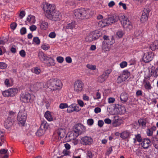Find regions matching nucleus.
I'll list each match as a JSON object with an SVG mask.
<instances>
[{"mask_svg": "<svg viewBox=\"0 0 158 158\" xmlns=\"http://www.w3.org/2000/svg\"><path fill=\"white\" fill-rule=\"evenodd\" d=\"M86 67L89 69L91 70H95L96 69V66L94 65L88 64L86 65Z\"/></svg>", "mask_w": 158, "mask_h": 158, "instance_id": "47", "label": "nucleus"}, {"mask_svg": "<svg viewBox=\"0 0 158 158\" xmlns=\"http://www.w3.org/2000/svg\"><path fill=\"white\" fill-rule=\"evenodd\" d=\"M127 62L126 61H124L122 62L121 63H120V65L122 68H123L125 67H126L127 65Z\"/></svg>", "mask_w": 158, "mask_h": 158, "instance_id": "53", "label": "nucleus"}, {"mask_svg": "<svg viewBox=\"0 0 158 158\" xmlns=\"http://www.w3.org/2000/svg\"><path fill=\"white\" fill-rule=\"evenodd\" d=\"M73 104H72L68 106V107L67 109V112L69 113H70L73 112Z\"/></svg>", "mask_w": 158, "mask_h": 158, "instance_id": "43", "label": "nucleus"}, {"mask_svg": "<svg viewBox=\"0 0 158 158\" xmlns=\"http://www.w3.org/2000/svg\"><path fill=\"white\" fill-rule=\"evenodd\" d=\"M127 78L124 75L121 74L118 77L117 79V82L118 83H120L123 81L126 80Z\"/></svg>", "mask_w": 158, "mask_h": 158, "instance_id": "28", "label": "nucleus"}, {"mask_svg": "<svg viewBox=\"0 0 158 158\" xmlns=\"http://www.w3.org/2000/svg\"><path fill=\"white\" fill-rule=\"evenodd\" d=\"M150 10L148 8L144 9L140 19V21L142 23H144L147 20Z\"/></svg>", "mask_w": 158, "mask_h": 158, "instance_id": "12", "label": "nucleus"}, {"mask_svg": "<svg viewBox=\"0 0 158 158\" xmlns=\"http://www.w3.org/2000/svg\"><path fill=\"white\" fill-rule=\"evenodd\" d=\"M98 25L101 27H103L105 26H108L106 19H103L99 21L98 22Z\"/></svg>", "mask_w": 158, "mask_h": 158, "instance_id": "26", "label": "nucleus"}, {"mask_svg": "<svg viewBox=\"0 0 158 158\" xmlns=\"http://www.w3.org/2000/svg\"><path fill=\"white\" fill-rule=\"evenodd\" d=\"M20 100L23 102L28 103L31 99V95L28 93L21 94L20 95Z\"/></svg>", "mask_w": 158, "mask_h": 158, "instance_id": "13", "label": "nucleus"}, {"mask_svg": "<svg viewBox=\"0 0 158 158\" xmlns=\"http://www.w3.org/2000/svg\"><path fill=\"white\" fill-rule=\"evenodd\" d=\"M84 84L83 82L80 80L76 81L74 84L73 89L76 92L79 93L83 90Z\"/></svg>", "mask_w": 158, "mask_h": 158, "instance_id": "8", "label": "nucleus"}, {"mask_svg": "<svg viewBox=\"0 0 158 158\" xmlns=\"http://www.w3.org/2000/svg\"><path fill=\"white\" fill-rule=\"evenodd\" d=\"M151 141L148 139H143L140 144V145L144 149L148 148L150 145Z\"/></svg>", "mask_w": 158, "mask_h": 158, "instance_id": "15", "label": "nucleus"}, {"mask_svg": "<svg viewBox=\"0 0 158 158\" xmlns=\"http://www.w3.org/2000/svg\"><path fill=\"white\" fill-rule=\"evenodd\" d=\"M135 138L136 139L137 141L139 142H140L142 141V139L140 134H138L136 135H135Z\"/></svg>", "mask_w": 158, "mask_h": 158, "instance_id": "52", "label": "nucleus"}, {"mask_svg": "<svg viewBox=\"0 0 158 158\" xmlns=\"http://www.w3.org/2000/svg\"><path fill=\"white\" fill-rule=\"evenodd\" d=\"M107 78V76L105 75L103 73L98 77V81L99 82L102 83L106 81Z\"/></svg>", "mask_w": 158, "mask_h": 158, "instance_id": "33", "label": "nucleus"}, {"mask_svg": "<svg viewBox=\"0 0 158 158\" xmlns=\"http://www.w3.org/2000/svg\"><path fill=\"white\" fill-rule=\"evenodd\" d=\"M38 57L40 60L42 61H47L48 59V57L43 52L40 51L38 53Z\"/></svg>", "mask_w": 158, "mask_h": 158, "instance_id": "20", "label": "nucleus"}, {"mask_svg": "<svg viewBox=\"0 0 158 158\" xmlns=\"http://www.w3.org/2000/svg\"><path fill=\"white\" fill-rule=\"evenodd\" d=\"M150 48L152 51L158 49V40H156L151 44L149 46Z\"/></svg>", "mask_w": 158, "mask_h": 158, "instance_id": "24", "label": "nucleus"}, {"mask_svg": "<svg viewBox=\"0 0 158 158\" xmlns=\"http://www.w3.org/2000/svg\"><path fill=\"white\" fill-rule=\"evenodd\" d=\"M44 116L48 121H51L53 120V118L50 111H48L45 112Z\"/></svg>", "mask_w": 158, "mask_h": 158, "instance_id": "29", "label": "nucleus"}, {"mask_svg": "<svg viewBox=\"0 0 158 158\" xmlns=\"http://www.w3.org/2000/svg\"><path fill=\"white\" fill-rule=\"evenodd\" d=\"M144 87L147 90L151 89L152 88L150 82L148 81H147L145 82Z\"/></svg>", "mask_w": 158, "mask_h": 158, "instance_id": "44", "label": "nucleus"}, {"mask_svg": "<svg viewBox=\"0 0 158 158\" xmlns=\"http://www.w3.org/2000/svg\"><path fill=\"white\" fill-rule=\"evenodd\" d=\"M130 136V132L127 131H123L120 134V137L123 139L128 138Z\"/></svg>", "mask_w": 158, "mask_h": 158, "instance_id": "23", "label": "nucleus"}, {"mask_svg": "<svg viewBox=\"0 0 158 158\" xmlns=\"http://www.w3.org/2000/svg\"><path fill=\"white\" fill-rule=\"evenodd\" d=\"M94 40L93 38V36L90 33L85 38V41L87 42H90Z\"/></svg>", "mask_w": 158, "mask_h": 158, "instance_id": "39", "label": "nucleus"}, {"mask_svg": "<svg viewBox=\"0 0 158 158\" xmlns=\"http://www.w3.org/2000/svg\"><path fill=\"white\" fill-rule=\"evenodd\" d=\"M103 38L104 40L102 43V47L104 48H107L109 45H111L115 42L114 38L112 36L109 37L106 35H104Z\"/></svg>", "mask_w": 158, "mask_h": 158, "instance_id": "4", "label": "nucleus"}, {"mask_svg": "<svg viewBox=\"0 0 158 158\" xmlns=\"http://www.w3.org/2000/svg\"><path fill=\"white\" fill-rule=\"evenodd\" d=\"M32 72L36 74H39L41 72L40 69L37 67L31 69Z\"/></svg>", "mask_w": 158, "mask_h": 158, "instance_id": "41", "label": "nucleus"}, {"mask_svg": "<svg viewBox=\"0 0 158 158\" xmlns=\"http://www.w3.org/2000/svg\"><path fill=\"white\" fill-rule=\"evenodd\" d=\"M119 19L124 28L131 29L132 27L131 23L129 19L124 15L120 16Z\"/></svg>", "mask_w": 158, "mask_h": 158, "instance_id": "7", "label": "nucleus"}, {"mask_svg": "<svg viewBox=\"0 0 158 158\" xmlns=\"http://www.w3.org/2000/svg\"><path fill=\"white\" fill-rule=\"evenodd\" d=\"M82 98L84 101H89V97L86 94H84L82 96Z\"/></svg>", "mask_w": 158, "mask_h": 158, "instance_id": "62", "label": "nucleus"}, {"mask_svg": "<svg viewBox=\"0 0 158 158\" xmlns=\"http://www.w3.org/2000/svg\"><path fill=\"white\" fill-rule=\"evenodd\" d=\"M48 36L51 38H54L56 37V34L55 32H52L49 34Z\"/></svg>", "mask_w": 158, "mask_h": 158, "instance_id": "61", "label": "nucleus"}, {"mask_svg": "<svg viewBox=\"0 0 158 158\" xmlns=\"http://www.w3.org/2000/svg\"><path fill=\"white\" fill-rule=\"evenodd\" d=\"M44 84L42 83H36L33 85V87L34 90L38 91L44 87Z\"/></svg>", "mask_w": 158, "mask_h": 158, "instance_id": "21", "label": "nucleus"}, {"mask_svg": "<svg viewBox=\"0 0 158 158\" xmlns=\"http://www.w3.org/2000/svg\"><path fill=\"white\" fill-rule=\"evenodd\" d=\"M62 154H63V156H67L69 155L70 152L67 149H64L62 152Z\"/></svg>", "mask_w": 158, "mask_h": 158, "instance_id": "59", "label": "nucleus"}, {"mask_svg": "<svg viewBox=\"0 0 158 158\" xmlns=\"http://www.w3.org/2000/svg\"><path fill=\"white\" fill-rule=\"evenodd\" d=\"M112 70L111 69H108L106 70L103 73V74L107 76V77H108L109 75L111 73Z\"/></svg>", "mask_w": 158, "mask_h": 158, "instance_id": "57", "label": "nucleus"}, {"mask_svg": "<svg viewBox=\"0 0 158 158\" xmlns=\"http://www.w3.org/2000/svg\"><path fill=\"white\" fill-rule=\"evenodd\" d=\"M93 139L90 136H85L82 137L80 140L81 144L85 145H90L93 143Z\"/></svg>", "mask_w": 158, "mask_h": 158, "instance_id": "10", "label": "nucleus"}, {"mask_svg": "<svg viewBox=\"0 0 158 158\" xmlns=\"http://www.w3.org/2000/svg\"><path fill=\"white\" fill-rule=\"evenodd\" d=\"M122 74L124 75L125 77H126L127 79L130 75V72L127 70H124L123 71Z\"/></svg>", "mask_w": 158, "mask_h": 158, "instance_id": "42", "label": "nucleus"}, {"mask_svg": "<svg viewBox=\"0 0 158 158\" xmlns=\"http://www.w3.org/2000/svg\"><path fill=\"white\" fill-rule=\"evenodd\" d=\"M33 41L37 45L39 44L40 43V40L37 37H35L33 38Z\"/></svg>", "mask_w": 158, "mask_h": 158, "instance_id": "48", "label": "nucleus"}, {"mask_svg": "<svg viewBox=\"0 0 158 158\" xmlns=\"http://www.w3.org/2000/svg\"><path fill=\"white\" fill-rule=\"evenodd\" d=\"M10 96H13L17 93L18 89L17 88H10L8 89Z\"/></svg>", "mask_w": 158, "mask_h": 158, "instance_id": "31", "label": "nucleus"}, {"mask_svg": "<svg viewBox=\"0 0 158 158\" xmlns=\"http://www.w3.org/2000/svg\"><path fill=\"white\" fill-rule=\"evenodd\" d=\"M149 71L151 76L154 77H156L158 76V67L156 69L152 67L149 69Z\"/></svg>", "mask_w": 158, "mask_h": 158, "instance_id": "19", "label": "nucleus"}, {"mask_svg": "<svg viewBox=\"0 0 158 158\" xmlns=\"http://www.w3.org/2000/svg\"><path fill=\"white\" fill-rule=\"evenodd\" d=\"M25 11L22 10L20 11L19 17L20 19H22L25 16Z\"/></svg>", "mask_w": 158, "mask_h": 158, "instance_id": "56", "label": "nucleus"}, {"mask_svg": "<svg viewBox=\"0 0 158 158\" xmlns=\"http://www.w3.org/2000/svg\"><path fill=\"white\" fill-rule=\"evenodd\" d=\"M73 111L78 112L81 110V108L75 103L73 104Z\"/></svg>", "mask_w": 158, "mask_h": 158, "instance_id": "46", "label": "nucleus"}, {"mask_svg": "<svg viewBox=\"0 0 158 158\" xmlns=\"http://www.w3.org/2000/svg\"><path fill=\"white\" fill-rule=\"evenodd\" d=\"M78 136L84 133L86 131V128L82 124L78 123L74 126L73 131Z\"/></svg>", "mask_w": 158, "mask_h": 158, "instance_id": "5", "label": "nucleus"}, {"mask_svg": "<svg viewBox=\"0 0 158 158\" xmlns=\"http://www.w3.org/2000/svg\"><path fill=\"white\" fill-rule=\"evenodd\" d=\"M153 57V55L151 52L144 53L142 58L143 60L145 62H148L152 60Z\"/></svg>", "mask_w": 158, "mask_h": 158, "instance_id": "11", "label": "nucleus"}, {"mask_svg": "<svg viewBox=\"0 0 158 158\" xmlns=\"http://www.w3.org/2000/svg\"><path fill=\"white\" fill-rule=\"evenodd\" d=\"M46 17L50 20L56 21L60 19L61 15L59 11L55 10Z\"/></svg>", "mask_w": 158, "mask_h": 158, "instance_id": "6", "label": "nucleus"}, {"mask_svg": "<svg viewBox=\"0 0 158 158\" xmlns=\"http://www.w3.org/2000/svg\"><path fill=\"white\" fill-rule=\"evenodd\" d=\"M43 9L45 12V15L47 17L56 10V7L53 4L46 3L44 5Z\"/></svg>", "mask_w": 158, "mask_h": 158, "instance_id": "3", "label": "nucleus"}, {"mask_svg": "<svg viewBox=\"0 0 158 158\" xmlns=\"http://www.w3.org/2000/svg\"><path fill=\"white\" fill-rule=\"evenodd\" d=\"M128 95L125 92L121 93L120 96V99L123 103H126L128 99Z\"/></svg>", "mask_w": 158, "mask_h": 158, "instance_id": "17", "label": "nucleus"}, {"mask_svg": "<svg viewBox=\"0 0 158 158\" xmlns=\"http://www.w3.org/2000/svg\"><path fill=\"white\" fill-rule=\"evenodd\" d=\"M94 122V120L92 118L89 119L87 121V124L89 126L92 125L93 124Z\"/></svg>", "mask_w": 158, "mask_h": 158, "instance_id": "58", "label": "nucleus"}, {"mask_svg": "<svg viewBox=\"0 0 158 158\" xmlns=\"http://www.w3.org/2000/svg\"><path fill=\"white\" fill-rule=\"evenodd\" d=\"M146 132L147 135L148 136H152L153 135V131L150 128L147 129Z\"/></svg>", "mask_w": 158, "mask_h": 158, "instance_id": "54", "label": "nucleus"}, {"mask_svg": "<svg viewBox=\"0 0 158 158\" xmlns=\"http://www.w3.org/2000/svg\"><path fill=\"white\" fill-rule=\"evenodd\" d=\"M2 94L4 96L6 97L10 96L8 89L3 91L2 92Z\"/></svg>", "mask_w": 158, "mask_h": 158, "instance_id": "55", "label": "nucleus"}, {"mask_svg": "<svg viewBox=\"0 0 158 158\" xmlns=\"http://www.w3.org/2000/svg\"><path fill=\"white\" fill-rule=\"evenodd\" d=\"M89 11V10H85L84 8L78 9L74 10V13L76 17L83 19L87 18L86 15Z\"/></svg>", "mask_w": 158, "mask_h": 158, "instance_id": "2", "label": "nucleus"}, {"mask_svg": "<svg viewBox=\"0 0 158 158\" xmlns=\"http://www.w3.org/2000/svg\"><path fill=\"white\" fill-rule=\"evenodd\" d=\"M152 141L155 147L158 149V139L155 137H152Z\"/></svg>", "mask_w": 158, "mask_h": 158, "instance_id": "34", "label": "nucleus"}, {"mask_svg": "<svg viewBox=\"0 0 158 158\" xmlns=\"http://www.w3.org/2000/svg\"><path fill=\"white\" fill-rule=\"evenodd\" d=\"M93 36V38L94 40L98 39L100 36V34L98 31H95L91 32Z\"/></svg>", "mask_w": 158, "mask_h": 158, "instance_id": "35", "label": "nucleus"}, {"mask_svg": "<svg viewBox=\"0 0 158 158\" xmlns=\"http://www.w3.org/2000/svg\"><path fill=\"white\" fill-rule=\"evenodd\" d=\"M77 102L80 107H83L84 106V102L81 100L77 99Z\"/></svg>", "mask_w": 158, "mask_h": 158, "instance_id": "51", "label": "nucleus"}, {"mask_svg": "<svg viewBox=\"0 0 158 158\" xmlns=\"http://www.w3.org/2000/svg\"><path fill=\"white\" fill-rule=\"evenodd\" d=\"M48 23L44 21L40 22V26L41 29L42 30H45L48 27Z\"/></svg>", "mask_w": 158, "mask_h": 158, "instance_id": "30", "label": "nucleus"}, {"mask_svg": "<svg viewBox=\"0 0 158 158\" xmlns=\"http://www.w3.org/2000/svg\"><path fill=\"white\" fill-rule=\"evenodd\" d=\"M49 61L47 63V64L49 66H53L55 64L54 60L51 57L48 58L47 61Z\"/></svg>", "mask_w": 158, "mask_h": 158, "instance_id": "38", "label": "nucleus"}, {"mask_svg": "<svg viewBox=\"0 0 158 158\" xmlns=\"http://www.w3.org/2000/svg\"><path fill=\"white\" fill-rule=\"evenodd\" d=\"M45 85L52 90H60L63 86L61 81L57 78H52L47 81Z\"/></svg>", "mask_w": 158, "mask_h": 158, "instance_id": "1", "label": "nucleus"}, {"mask_svg": "<svg viewBox=\"0 0 158 158\" xmlns=\"http://www.w3.org/2000/svg\"><path fill=\"white\" fill-rule=\"evenodd\" d=\"M48 127V125L46 121H43L41 123L40 127L43 129L45 131L46 130Z\"/></svg>", "mask_w": 158, "mask_h": 158, "instance_id": "32", "label": "nucleus"}, {"mask_svg": "<svg viewBox=\"0 0 158 158\" xmlns=\"http://www.w3.org/2000/svg\"><path fill=\"white\" fill-rule=\"evenodd\" d=\"M76 23L75 21L72 22L64 26L63 28L65 30L66 29H73L75 28L76 27Z\"/></svg>", "mask_w": 158, "mask_h": 158, "instance_id": "18", "label": "nucleus"}, {"mask_svg": "<svg viewBox=\"0 0 158 158\" xmlns=\"http://www.w3.org/2000/svg\"><path fill=\"white\" fill-rule=\"evenodd\" d=\"M56 60L60 63H61L64 61L63 58L61 56H58L56 58Z\"/></svg>", "mask_w": 158, "mask_h": 158, "instance_id": "60", "label": "nucleus"}, {"mask_svg": "<svg viewBox=\"0 0 158 158\" xmlns=\"http://www.w3.org/2000/svg\"><path fill=\"white\" fill-rule=\"evenodd\" d=\"M122 120L121 119L117 118L114 120L113 125L115 127L119 126L122 123Z\"/></svg>", "mask_w": 158, "mask_h": 158, "instance_id": "27", "label": "nucleus"}, {"mask_svg": "<svg viewBox=\"0 0 158 158\" xmlns=\"http://www.w3.org/2000/svg\"><path fill=\"white\" fill-rule=\"evenodd\" d=\"M138 123L139 125L142 127L143 128H145L146 126V122L144 119H140L138 120Z\"/></svg>", "mask_w": 158, "mask_h": 158, "instance_id": "36", "label": "nucleus"}, {"mask_svg": "<svg viewBox=\"0 0 158 158\" xmlns=\"http://www.w3.org/2000/svg\"><path fill=\"white\" fill-rule=\"evenodd\" d=\"M56 133L60 139L63 138L65 135L64 130L61 129L58 130L56 131Z\"/></svg>", "mask_w": 158, "mask_h": 158, "instance_id": "25", "label": "nucleus"}, {"mask_svg": "<svg viewBox=\"0 0 158 158\" xmlns=\"http://www.w3.org/2000/svg\"><path fill=\"white\" fill-rule=\"evenodd\" d=\"M26 29L25 27H22L20 30V33L22 35H24L26 33Z\"/></svg>", "mask_w": 158, "mask_h": 158, "instance_id": "64", "label": "nucleus"}, {"mask_svg": "<svg viewBox=\"0 0 158 158\" xmlns=\"http://www.w3.org/2000/svg\"><path fill=\"white\" fill-rule=\"evenodd\" d=\"M35 17L34 16L29 15L27 18V20L28 22L32 23H34L35 22Z\"/></svg>", "mask_w": 158, "mask_h": 158, "instance_id": "37", "label": "nucleus"}, {"mask_svg": "<svg viewBox=\"0 0 158 158\" xmlns=\"http://www.w3.org/2000/svg\"><path fill=\"white\" fill-rule=\"evenodd\" d=\"M78 136L76 135L73 131V132H71L69 134H68L66 136L67 138L70 141L74 140L76 139Z\"/></svg>", "mask_w": 158, "mask_h": 158, "instance_id": "22", "label": "nucleus"}, {"mask_svg": "<svg viewBox=\"0 0 158 158\" xmlns=\"http://www.w3.org/2000/svg\"><path fill=\"white\" fill-rule=\"evenodd\" d=\"M45 131L44 130L41 129V128L40 127L36 133V135L41 136L44 134Z\"/></svg>", "mask_w": 158, "mask_h": 158, "instance_id": "40", "label": "nucleus"}, {"mask_svg": "<svg viewBox=\"0 0 158 158\" xmlns=\"http://www.w3.org/2000/svg\"><path fill=\"white\" fill-rule=\"evenodd\" d=\"M14 116L11 117H8L7 118L5 121L4 123V126L7 129L10 128L13 125V120Z\"/></svg>", "mask_w": 158, "mask_h": 158, "instance_id": "14", "label": "nucleus"}, {"mask_svg": "<svg viewBox=\"0 0 158 158\" xmlns=\"http://www.w3.org/2000/svg\"><path fill=\"white\" fill-rule=\"evenodd\" d=\"M7 66V65L4 62H0V69H5Z\"/></svg>", "mask_w": 158, "mask_h": 158, "instance_id": "45", "label": "nucleus"}, {"mask_svg": "<svg viewBox=\"0 0 158 158\" xmlns=\"http://www.w3.org/2000/svg\"><path fill=\"white\" fill-rule=\"evenodd\" d=\"M124 33L122 31H119L117 33V35L119 38H121L123 36Z\"/></svg>", "mask_w": 158, "mask_h": 158, "instance_id": "63", "label": "nucleus"}, {"mask_svg": "<svg viewBox=\"0 0 158 158\" xmlns=\"http://www.w3.org/2000/svg\"><path fill=\"white\" fill-rule=\"evenodd\" d=\"M27 119L26 114L23 112H19L17 117L20 126H24Z\"/></svg>", "mask_w": 158, "mask_h": 158, "instance_id": "9", "label": "nucleus"}, {"mask_svg": "<svg viewBox=\"0 0 158 158\" xmlns=\"http://www.w3.org/2000/svg\"><path fill=\"white\" fill-rule=\"evenodd\" d=\"M68 104L66 103H61L59 105V108L61 109H63L68 107Z\"/></svg>", "mask_w": 158, "mask_h": 158, "instance_id": "50", "label": "nucleus"}, {"mask_svg": "<svg viewBox=\"0 0 158 158\" xmlns=\"http://www.w3.org/2000/svg\"><path fill=\"white\" fill-rule=\"evenodd\" d=\"M41 48L43 49L44 50H47L49 49L50 46L48 44H44L42 45L41 46Z\"/></svg>", "mask_w": 158, "mask_h": 158, "instance_id": "49", "label": "nucleus"}, {"mask_svg": "<svg viewBox=\"0 0 158 158\" xmlns=\"http://www.w3.org/2000/svg\"><path fill=\"white\" fill-rule=\"evenodd\" d=\"M119 18L118 16L114 15L107 19H106L108 25L117 21L119 19Z\"/></svg>", "mask_w": 158, "mask_h": 158, "instance_id": "16", "label": "nucleus"}]
</instances>
